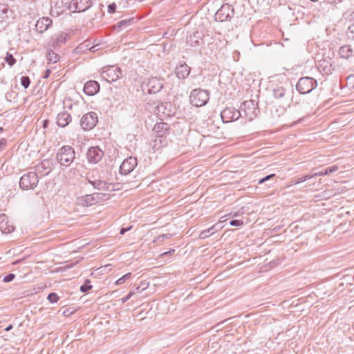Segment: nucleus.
Returning <instances> with one entry per match:
<instances>
[{
    "instance_id": "13",
    "label": "nucleus",
    "mask_w": 354,
    "mask_h": 354,
    "mask_svg": "<svg viewBox=\"0 0 354 354\" xmlns=\"http://www.w3.org/2000/svg\"><path fill=\"white\" fill-rule=\"evenodd\" d=\"M147 87L148 93H157L163 88V81L156 77H152L148 80Z\"/></svg>"
},
{
    "instance_id": "41",
    "label": "nucleus",
    "mask_w": 354,
    "mask_h": 354,
    "mask_svg": "<svg viewBox=\"0 0 354 354\" xmlns=\"http://www.w3.org/2000/svg\"><path fill=\"white\" fill-rule=\"evenodd\" d=\"M243 223V221L241 220H239V219H234V220H232L230 222V225L231 226H236V227H239V226H241L242 225Z\"/></svg>"
},
{
    "instance_id": "6",
    "label": "nucleus",
    "mask_w": 354,
    "mask_h": 354,
    "mask_svg": "<svg viewBox=\"0 0 354 354\" xmlns=\"http://www.w3.org/2000/svg\"><path fill=\"white\" fill-rule=\"evenodd\" d=\"M102 194L100 193H93L77 198V204L82 207H89L100 201Z\"/></svg>"
},
{
    "instance_id": "2",
    "label": "nucleus",
    "mask_w": 354,
    "mask_h": 354,
    "mask_svg": "<svg viewBox=\"0 0 354 354\" xmlns=\"http://www.w3.org/2000/svg\"><path fill=\"white\" fill-rule=\"evenodd\" d=\"M189 98L193 106L200 107L207 104L209 99V95L206 90L196 88L191 92Z\"/></svg>"
},
{
    "instance_id": "9",
    "label": "nucleus",
    "mask_w": 354,
    "mask_h": 354,
    "mask_svg": "<svg viewBox=\"0 0 354 354\" xmlns=\"http://www.w3.org/2000/svg\"><path fill=\"white\" fill-rule=\"evenodd\" d=\"M102 76L108 82H115L121 77L122 71L118 67L109 66L103 70Z\"/></svg>"
},
{
    "instance_id": "33",
    "label": "nucleus",
    "mask_w": 354,
    "mask_h": 354,
    "mask_svg": "<svg viewBox=\"0 0 354 354\" xmlns=\"http://www.w3.org/2000/svg\"><path fill=\"white\" fill-rule=\"evenodd\" d=\"M92 288L88 279L86 280L84 283L80 286V290L82 292H86Z\"/></svg>"
},
{
    "instance_id": "4",
    "label": "nucleus",
    "mask_w": 354,
    "mask_h": 354,
    "mask_svg": "<svg viewBox=\"0 0 354 354\" xmlns=\"http://www.w3.org/2000/svg\"><path fill=\"white\" fill-rule=\"evenodd\" d=\"M39 182V178L36 172L29 171L24 174L19 181V186L24 190L34 189Z\"/></svg>"
},
{
    "instance_id": "28",
    "label": "nucleus",
    "mask_w": 354,
    "mask_h": 354,
    "mask_svg": "<svg viewBox=\"0 0 354 354\" xmlns=\"http://www.w3.org/2000/svg\"><path fill=\"white\" fill-rule=\"evenodd\" d=\"M338 169L339 168L337 165H332L330 167H328L325 169H323L318 172L314 173V176H323L329 175L330 174L337 171Z\"/></svg>"
},
{
    "instance_id": "50",
    "label": "nucleus",
    "mask_w": 354,
    "mask_h": 354,
    "mask_svg": "<svg viewBox=\"0 0 354 354\" xmlns=\"http://www.w3.org/2000/svg\"><path fill=\"white\" fill-rule=\"evenodd\" d=\"M72 313H73V311H71L70 308H66V310H64L63 314L64 316H68Z\"/></svg>"
},
{
    "instance_id": "45",
    "label": "nucleus",
    "mask_w": 354,
    "mask_h": 354,
    "mask_svg": "<svg viewBox=\"0 0 354 354\" xmlns=\"http://www.w3.org/2000/svg\"><path fill=\"white\" fill-rule=\"evenodd\" d=\"M133 295L134 291L130 292L126 297L121 299L122 303L124 304Z\"/></svg>"
},
{
    "instance_id": "40",
    "label": "nucleus",
    "mask_w": 354,
    "mask_h": 354,
    "mask_svg": "<svg viewBox=\"0 0 354 354\" xmlns=\"http://www.w3.org/2000/svg\"><path fill=\"white\" fill-rule=\"evenodd\" d=\"M171 236H172V234H169V233L160 235L158 236V241L162 242L165 239L171 238Z\"/></svg>"
},
{
    "instance_id": "32",
    "label": "nucleus",
    "mask_w": 354,
    "mask_h": 354,
    "mask_svg": "<svg viewBox=\"0 0 354 354\" xmlns=\"http://www.w3.org/2000/svg\"><path fill=\"white\" fill-rule=\"evenodd\" d=\"M131 276V274L130 272L127 273L126 274L123 275L122 277L118 279L115 281V284L119 286L123 284L127 279H130Z\"/></svg>"
},
{
    "instance_id": "14",
    "label": "nucleus",
    "mask_w": 354,
    "mask_h": 354,
    "mask_svg": "<svg viewBox=\"0 0 354 354\" xmlns=\"http://www.w3.org/2000/svg\"><path fill=\"white\" fill-rule=\"evenodd\" d=\"M52 26L53 20L50 17H42L37 21L35 30L39 34H43Z\"/></svg>"
},
{
    "instance_id": "56",
    "label": "nucleus",
    "mask_w": 354,
    "mask_h": 354,
    "mask_svg": "<svg viewBox=\"0 0 354 354\" xmlns=\"http://www.w3.org/2000/svg\"><path fill=\"white\" fill-rule=\"evenodd\" d=\"M303 120H304V118H300L295 124L299 123V122H301Z\"/></svg>"
},
{
    "instance_id": "53",
    "label": "nucleus",
    "mask_w": 354,
    "mask_h": 354,
    "mask_svg": "<svg viewBox=\"0 0 354 354\" xmlns=\"http://www.w3.org/2000/svg\"><path fill=\"white\" fill-rule=\"evenodd\" d=\"M174 252H175V250H174V249H171V250H169V251H168V252H165L162 253V255H167V254H170L174 253Z\"/></svg>"
},
{
    "instance_id": "23",
    "label": "nucleus",
    "mask_w": 354,
    "mask_h": 354,
    "mask_svg": "<svg viewBox=\"0 0 354 354\" xmlns=\"http://www.w3.org/2000/svg\"><path fill=\"white\" fill-rule=\"evenodd\" d=\"M190 73V68L186 64H180L176 68V77L179 79H185Z\"/></svg>"
},
{
    "instance_id": "55",
    "label": "nucleus",
    "mask_w": 354,
    "mask_h": 354,
    "mask_svg": "<svg viewBox=\"0 0 354 354\" xmlns=\"http://www.w3.org/2000/svg\"><path fill=\"white\" fill-rule=\"evenodd\" d=\"M22 261V259L17 260V261H14V262L12 263V264H13V265H17V263H19L20 261Z\"/></svg>"
},
{
    "instance_id": "19",
    "label": "nucleus",
    "mask_w": 354,
    "mask_h": 354,
    "mask_svg": "<svg viewBox=\"0 0 354 354\" xmlns=\"http://www.w3.org/2000/svg\"><path fill=\"white\" fill-rule=\"evenodd\" d=\"M56 120L59 127H65L71 122V116L67 111H64L58 113Z\"/></svg>"
},
{
    "instance_id": "29",
    "label": "nucleus",
    "mask_w": 354,
    "mask_h": 354,
    "mask_svg": "<svg viewBox=\"0 0 354 354\" xmlns=\"http://www.w3.org/2000/svg\"><path fill=\"white\" fill-rule=\"evenodd\" d=\"M273 96L274 98L280 100L286 96V89L282 86H278L272 90Z\"/></svg>"
},
{
    "instance_id": "7",
    "label": "nucleus",
    "mask_w": 354,
    "mask_h": 354,
    "mask_svg": "<svg viewBox=\"0 0 354 354\" xmlns=\"http://www.w3.org/2000/svg\"><path fill=\"white\" fill-rule=\"evenodd\" d=\"M240 109L241 117H245L248 120H252L257 115V109L252 100L245 101Z\"/></svg>"
},
{
    "instance_id": "12",
    "label": "nucleus",
    "mask_w": 354,
    "mask_h": 354,
    "mask_svg": "<svg viewBox=\"0 0 354 354\" xmlns=\"http://www.w3.org/2000/svg\"><path fill=\"white\" fill-rule=\"evenodd\" d=\"M104 152L98 147H91L88 149L86 158L89 162L96 164L101 160Z\"/></svg>"
},
{
    "instance_id": "18",
    "label": "nucleus",
    "mask_w": 354,
    "mask_h": 354,
    "mask_svg": "<svg viewBox=\"0 0 354 354\" xmlns=\"http://www.w3.org/2000/svg\"><path fill=\"white\" fill-rule=\"evenodd\" d=\"M203 43V35L198 31L194 32L187 39V45L191 47L197 48Z\"/></svg>"
},
{
    "instance_id": "5",
    "label": "nucleus",
    "mask_w": 354,
    "mask_h": 354,
    "mask_svg": "<svg viewBox=\"0 0 354 354\" xmlns=\"http://www.w3.org/2000/svg\"><path fill=\"white\" fill-rule=\"evenodd\" d=\"M234 14L232 6L225 3L223 4L215 13V20L223 22L230 21Z\"/></svg>"
},
{
    "instance_id": "44",
    "label": "nucleus",
    "mask_w": 354,
    "mask_h": 354,
    "mask_svg": "<svg viewBox=\"0 0 354 354\" xmlns=\"http://www.w3.org/2000/svg\"><path fill=\"white\" fill-rule=\"evenodd\" d=\"M303 182H304V180L302 177L301 178H296V179H292V180H291L290 184L289 186H291L292 185H297V184L303 183Z\"/></svg>"
},
{
    "instance_id": "20",
    "label": "nucleus",
    "mask_w": 354,
    "mask_h": 354,
    "mask_svg": "<svg viewBox=\"0 0 354 354\" xmlns=\"http://www.w3.org/2000/svg\"><path fill=\"white\" fill-rule=\"evenodd\" d=\"M15 227L9 223L6 214H0V230L5 234H8L14 230Z\"/></svg>"
},
{
    "instance_id": "1",
    "label": "nucleus",
    "mask_w": 354,
    "mask_h": 354,
    "mask_svg": "<svg viewBox=\"0 0 354 354\" xmlns=\"http://www.w3.org/2000/svg\"><path fill=\"white\" fill-rule=\"evenodd\" d=\"M75 158L74 149L69 145L62 146L57 151L56 159L62 166L68 167Z\"/></svg>"
},
{
    "instance_id": "27",
    "label": "nucleus",
    "mask_w": 354,
    "mask_h": 354,
    "mask_svg": "<svg viewBox=\"0 0 354 354\" xmlns=\"http://www.w3.org/2000/svg\"><path fill=\"white\" fill-rule=\"evenodd\" d=\"M88 182L90 184H91L95 189H99V190H106L109 189L108 184L102 180H88Z\"/></svg>"
},
{
    "instance_id": "46",
    "label": "nucleus",
    "mask_w": 354,
    "mask_h": 354,
    "mask_svg": "<svg viewBox=\"0 0 354 354\" xmlns=\"http://www.w3.org/2000/svg\"><path fill=\"white\" fill-rule=\"evenodd\" d=\"M116 9V5L114 3H112L108 6V12L109 13L115 12Z\"/></svg>"
},
{
    "instance_id": "39",
    "label": "nucleus",
    "mask_w": 354,
    "mask_h": 354,
    "mask_svg": "<svg viewBox=\"0 0 354 354\" xmlns=\"http://www.w3.org/2000/svg\"><path fill=\"white\" fill-rule=\"evenodd\" d=\"M67 34L64 32H62L59 34V37H57V43H64L67 38Z\"/></svg>"
},
{
    "instance_id": "35",
    "label": "nucleus",
    "mask_w": 354,
    "mask_h": 354,
    "mask_svg": "<svg viewBox=\"0 0 354 354\" xmlns=\"http://www.w3.org/2000/svg\"><path fill=\"white\" fill-rule=\"evenodd\" d=\"M5 59L10 66H13L16 62V59L12 56V55L8 53H7Z\"/></svg>"
},
{
    "instance_id": "42",
    "label": "nucleus",
    "mask_w": 354,
    "mask_h": 354,
    "mask_svg": "<svg viewBox=\"0 0 354 354\" xmlns=\"http://www.w3.org/2000/svg\"><path fill=\"white\" fill-rule=\"evenodd\" d=\"M15 277V275L12 273H10L3 277V281L8 283L12 281Z\"/></svg>"
},
{
    "instance_id": "31",
    "label": "nucleus",
    "mask_w": 354,
    "mask_h": 354,
    "mask_svg": "<svg viewBox=\"0 0 354 354\" xmlns=\"http://www.w3.org/2000/svg\"><path fill=\"white\" fill-rule=\"evenodd\" d=\"M133 21H134L133 18L121 20L117 24V26L118 28L122 29V28L129 26Z\"/></svg>"
},
{
    "instance_id": "10",
    "label": "nucleus",
    "mask_w": 354,
    "mask_h": 354,
    "mask_svg": "<svg viewBox=\"0 0 354 354\" xmlns=\"http://www.w3.org/2000/svg\"><path fill=\"white\" fill-rule=\"evenodd\" d=\"M221 116L223 121L227 123L241 117V111L233 107L225 108L222 111Z\"/></svg>"
},
{
    "instance_id": "24",
    "label": "nucleus",
    "mask_w": 354,
    "mask_h": 354,
    "mask_svg": "<svg viewBox=\"0 0 354 354\" xmlns=\"http://www.w3.org/2000/svg\"><path fill=\"white\" fill-rule=\"evenodd\" d=\"M339 55L341 58L347 59L354 55V50L351 46L345 45L339 48Z\"/></svg>"
},
{
    "instance_id": "25",
    "label": "nucleus",
    "mask_w": 354,
    "mask_h": 354,
    "mask_svg": "<svg viewBox=\"0 0 354 354\" xmlns=\"http://www.w3.org/2000/svg\"><path fill=\"white\" fill-rule=\"evenodd\" d=\"M11 13L12 11L10 10L8 5L0 3V22H5Z\"/></svg>"
},
{
    "instance_id": "49",
    "label": "nucleus",
    "mask_w": 354,
    "mask_h": 354,
    "mask_svg": "<svg viewBox=\"0 0 354 354\" xmlns=\"http://www.w3.org/2000/svg\"><path fill=\"white\" fill-rule=\"evenodd\" d=\"M208 230L210 231V232L212 234V235L217 232L216 225H214L212 226L211 227L208 228Z\"/></svg>"
},
{
    "instance_id": "34",
    "label": "nucleus",
    "mask_w": 354,
    "mask_h": 354,
    "mask_svg": "<svg viewBox=\"0 0 354 354\" xmlns=\"http://www.w3.org/2000/svg\"><path fill=\"white\" fill-rule=\"evenodd\" d=\"M30 83V78L28 76H22L21 77V84L24 87V88H27Z\"/></svg>"
},
{
    "instance_id": "17",
    "label": "nucleus",
    "mask_w": 354,
    "mask_h": 354,
    "mask_svg": "<svg viewBox=\"0 0 354 354\" xmlns=\"http://www.w3.org/2000/svg\"><path fill=\"white\" fill-rule=\"evenodd\" d=\"M100 90V85L96 81H88L84 86V92L89 96L95 95Z\"/></svg>"
},
{
    "instance_id": "48",
    "label": "nucleus",
    "mask_w": 354,
    "mask_h": 354,
    "mask_svg": "<svg viewBox=\"0 0 354 354\" xmlns=\"http://www.w3.org/2000/svg\"><path fill=\"white\" fill-rule=\"evenodd\" d=\"M131 228V226L128 227H122L120 229V234H124L125 232H127V231L130 230Z\"/></svg>"
},
{
    "instance_id": "16",
    "label": "nucleus",
    "mask_w": 354,
    "mask_h": 354,
    "mask_svg": "<svg viewBox=\"0 0 354 354\" xmlns=\"http://www.w3.org/2000/svg\"><path fill=\"white\" fill-rule=\"evenodd\" d=\"M171 104L168 102L160 103L156 107V113L160 117H169L172 114Z\"/></svg>"
},
{
    "instance_id": "15",
    "label": "nucleus",
    "mask_w": 354,
    "mask_h": 354,
    "mask_svg": "<svg viewBox=\"0 0 354 354\" xmlns=\"http://www.w3.org/2000/svg\"><path fill=\"white\" fill-rule=\"evenodd\" d=\"M52 163L49 160L44 159L35 166V171L38 175L44 176L48 175L52 170Z\"/></svg>"
},
{
    "instance_id": "11",
    "label": "nucleus",
    "mask_w": 354,
    "mask_h": 354,
    "mask_svg": "<svg viewBox=\"0 0 354 354\" xmlns=\"http://www.w3.org/2000/svg\"><path fill=\"white\" fill-rule=\"evenodd\" d=\"M137 159L135 157H128L124 160L120 167V172L122 174L127 175L131 172L137 166Z\"/></svg>"
},
{
    "instance_id": "37",
    "label": "nucleus",
    "mask_w": 354,
    "mask_h": 354,
    "mask_svg": "<svg viewBox=\"0 0 354 354\" xmlns=\"http://www.w3.org/2000/svg\"><path fill=\"white\" fill-rule=\"evenodd\" d=\"M346 35L348 38L354 39V23L348 28Z\"/></svg>"
},
{
    "instance_id": "51",
    "label": "nucleus",
    "mask_w": 354,
    "mask_h": 354,
    "mask_svg": "<svg viewBox=\"0 0 354 354\" xmlns=\"http://www.w3.org/2000/svg\"><path fill=\"white\" fill-rule=\"evenodd\" d=\"M348 81L350 82V83H352V84H354V75H351L348 77Z\"/></svg>"
},
{
    "instance_id": "47",
    "label": "nucleus",
    "mask_w": 354,
    "mask_h": 354,
    "mask_svg": "<svg viewBox=\"0 0 354 354\" xmlns=\"http://www.w3.org/2000/svg\"><path fill=\"white\" fill-rule=\"evenodd\" d=\"M316 176H314V174H307V175L303 176L302 178H303L304 180L306 181V180H307L308 179H311V178H313L314 177H316Z\"/></svg>"
},
{
    "instance_id": "22",
    "label": "nucleus",
    "mask_w": 354,
    "mask_h": 354,
    "mask_svg": "<svg viewBox=\"0 0 354 354\" xmlns=\"http://www.w3.org/2000/svg\"><path fill=\"white\" fill-rule=\"evenodd\" d=\"M169 129V125L165 122H158L154 125L153 131L158 136L162 138Z\"/></svg>"
},
{
    "instance_id": "36",
    "label": "nucleus",
    "mask_w": 354,
    "mask_h": 354,
    "mask_svg": "<svg viewBox=\"0 0 354 354\" xmlns=\"http://www.w3.org/2000/svg\"><path fill=\"white\" fill-rule=\"evenodd\" d=\"M48 300L52 303V304H54V303H56L57 302L58 299H59V297L57 296V295L55 292H51L48 295V297H47Z\"/></svg>"
},
{
    "instance_id": "52",
    "label": "nucleus",
    "mask_w": 354,
    "mask_h": 354,
    "mask_svg": "<svg viewBox=\"0 0 354 354\" xmlns=\"http://www.w3.org/2000/svg\"><path fill=\"white\" fill-rule=\"evenodd\" d=\"M48 120H45L44 122H43V127L44 128H47L48 127Z\"/></svg>"
},
{
    "instance_id": "26",
    "label": "nucleus",
    "mask_w": 354,
    "mask_h": 354,
    "mask_svg": "<svg viewBox=\"0 0 354 354\" xmlns=\"http://www.w3.org/2000/svg\"><path fill=\"white\" fill-rule=\"evenodd\" d=\"M73 4H75V10L78 12H84L91 6L90 0H76Z\"/></svg>"
},
{
    "instance_id": "3",
    "label": "nucleus",
    "mask_w": 354,
    "mask_h": 354,
    "mask_svg": "<svg viewBox=\"0 0 354 354\" xmlns=\"http://www.w3.org/2000/svg\"><path fill=\"white\" fill-rule=\"evenodd\" d=\"M317 86V81L310 77H301L296 84V89L301 94L310 93Z\"/></svg>"
},
{
    "instance_id": "57",
    "label": "nucleus",
    "mask_w": 354,
    "mask_h": 354,
    "mask_svg": "<svg viewBox=\"0 0 354 354\" xmlns=\"http://www.w3.org/2000/svg\"><path fill=\"white\" fill-rule=\"evenodd\" d=\"M46 73V77H48V75H49V73H50V71H49V70H47Z\"/></svg>"
},
{
    "instance_id": "21",
    "label": "nucleus",
    "mask_w": 354,
    "mask_h": 354,
    "mask_svg": "<svg viewBox=\"0 0 354 354\" xmlns=\"http://www.w3.org/2000/svg\"><path fill=\"white\" fill-rule=\"evenodd\" d=\"M317 69L322 73L326 75L330 74L333 71L334 68L330 62L323 59L319 61L317 64Z\"/></svg>"
},
{
    "instance_id": "54",
    "label": "nucleus",
    "mask_w": 354,
    "mask_h": 354,
    "mask_svg": "<svg viewBox=\"0 0 354 354\" xmlns=\"http://www.w3.org/2000/svg\"><path fill=\"white\" fill-rule=\"evenodd\" d=\"M12 328V324H10L8 326H7V327L5 328V330H6V331H9V330H10Z\"/></svg>"
},
{
    "instance_id": "30",
    "label": "nucleus",
    "mask_w": 354,
    "mask_h": 354,
    "mask_svg": "<svg viewBox=\"0 0 354 354\" xmlns=\"http://www.w3.org/2000/svg\"><path fill=\"white\" fill-rule=\"evenodd\" d=\"M59 55L52 50H49L46 55V58L49 64H55L59 60Z\"/></svg>"
},
{
    "instance_id": "43",
    "label": "nucleus",
    "mask_w": 354,
    "mask_h": 354,
    "mask_svg": "<svg viewBox=\"0 0 354 354\" xmlns=\"http://www.w3.org/2000/svg\"><path fill=\"white\" fill-rule=\"evenodd\" d=\"M274 176H275L274 174H272L266 176V177H264L259 180V184L263 183L264 182H266V181L270 180V178H272V177H274Z\"/></svg>"
},
{
    "instance_id": "8",
    "label": "nucleus",
    "mask_w": 354,
    "mask_h": 354,
    "mask_svg": "<svg viewBox=\"0 0 354 354\" xmlns=\"http://www.w3.org/2000/svg\"><path fill=\"white\" fill-rule=\"evenodd\" d=\"M97 122V115L95 112H89L82 116L80 124L84 130H91Z\"/></svg>"
},
{
    "instance_id": "38",
    "label": "nucleus",
    "mask_w": 354,
    "mask_h": 354,
    "mask_svg": "<svg viewBox=\"0 0 354 354\" xmlns=\"http://www.w3.org/2000/svg\"><path fill=\"white\" fill-rule=\"evenodd\" d=\"M212 235V234L210 232V231L207 229L205 230L202 231L199 234V238L201 239H205L209 236Z\"/></svg>"
}]
</instances>
